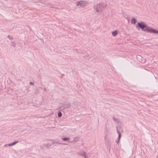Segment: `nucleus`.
Returning <instances> with one entry per match:
<instances>
[{
    "label": "nucleus",
    "instance_id": "1",
    "mask_svg": "<svg viewBox=\"0 0 158 158\" xmlns=\"http://www.w3.org/2000/svg\"><path fill=\"white\" fill-rule=\"evenodd\" d=\"M105 7V5L103 3L98 4L94 7L95 10L96 11L98 12L101 11L103 8Z\"/></svg>",
    "mask_w": 158,
    "mask_h": 158
},
{
    "label": "nucleus",
    "instance_id": "2",
    "mask_svg": "<svg viewBox=\"0 0 158 158\" xmlns=\"http://www.w3.org/2000/svg\"><path fill=\"white\" fill-rule=\"evenodd\" d=\"M143 31L149 33L158 34V31H156L149 27H146Z\"/></svg>",
    "mask_w": 158,
    "mask_h": 158
},
{
    "label": "nucleus",
    "instance_id": "3",
    "mask_svg": "<svg viewBox=\"0 0 158 158\" xmlns=\"http://www.w3.org/2000/svg\"><path fill=\"white\" fill-rule=\"evenodd\" d=\"M138 26L140 27L141 29H143L144 28L146 27V25L145 24L144 22H141L140 23H138Z\"/></svg>",
    "mask_w": 158,
    "mask_h": 158
},
{
    "label": "nucleus",
    "instance_id": "4",
    "mask_svg": "<svg viewBox=\"0 0 158 158\" xmlns=\"http://www.w3.org/2000/svg\"><path fill=\"white\" fill-rule=\"evenodd\" d=\"M86 3V1H81L77 3V6L84 7L85 6Z\"/></svg>",
    "mask_w": 158,
    "mask_h": 158
},
{
    "label": "nucleus",
    "instance_id": "5",
    "mask_svg": "<svg viewBox=\"0 0 158 158\" xmlns=\"http://www.w3.org/2000/svg\"><path fill=\"white\" fill-rule=\"evenodd\" d=\"M55 143H56V144H63V145H67V144L66 143H60L58 141H56L54 140H52V144L53 145Z\"/></svg>",
    "mask_w": 158,
    "mask_h": 158
},
{
    "label": "nucleus",
    "instance_id": "6",
    "mask_svg": "<svg viewBox=\"0 0 158 158\" xmlns=\"http://www.w3.org/2000/svg\"><path fill=\"white\" fill-rule=\"evenodd\" d=\"M117 132L118 135V136L117 139V140H118L117 141H116L118 143L120 138L121 137V133L120 131H118V129L117 130Z\"/></svg>",
    "mask_w": 158,
    "mask_h": 158
},
{
    "label": "nucleus",
    "instance_id": "7",
    "mask_svg": "<svg viewBox=\"0 0 158 158\" xmlns=\"http://www.w3.org/2000/svg\"><path fill=\"white\" fill-rule=\"evenodd\" d=\"M70 104L68 102H67L63 105L64 108H69L70 106Z\"/></svg>",
    "mask_w": 158,
    "mask_h": 158
},
{
    "label": "nucleus",
    "instance_id": "8",
    "mask_svg": "<svg viewBox=\"0 0 158 158\" xmlns=\"http://www.w3.org/2000/svg\"><path fill=\"white\" fill-rule=\"evenodd\" d=\"M131 22L132 24H135L136 22V20L135 18L131 19Z\"/></svg>",
    "mask_w": 158,
    "mask_h": 158
},
{
    "label": "nucleus",
    "instance_id": "9",
    "mask_svg": "<svg viewBox=\"0 0 158 158\" xmlns=\"http://www.w3.org/2000/svg\"><path fill=\"white\" fill-rule=\"evenodd\" d=\"M87 155L84 152H81L80 154V155L83 156L85 158H88L86 156Z\"/></svg>",
    "mask_w": 158,
    "mask_h": 158
},
{
    "label": "nucleus",
    "instance_id": "10",
    "mask_svg": "<svg viewBox=\"0 0 158 158\" xmlns=\"http://www.w3.org/2000/svg\"><path fill=\"white\" fill-rule=\"evenodd\" d=\"M19 142L18 141L14 142L13 143H9L8 146H11L15 145L16 143H18Z\"/></svg>",
    "mask_w": 158,
    "mask_h": 158
},
{
    "label": "nucleus",
    "instance_id": "11",
    "mask_svg": "<svg viewBox=\"0 0 158 158\" xmlns=\"http://www.w3.org/2000/svg\"><path fill=\"white\" fill-rule=\"evenodd\" d=\"M118 33V32L116 30H115L114 31H113L112 33V34L113 36H116Z\"/></svg>",
    "mask_w": 158,
    "mask_h": 158
},
{
    "label": "nucleus",
    "instance_id": "12",
    "mask_svg": "<svg viewBox=\"0 0 158 158\" xmlns=\"http://www.w3.org/2000/svg\"><path fill=\"white\" fill-rule=\"evenodd\" d=\"M63 140L64 141H69L70 138H63Z\"/></svg>",
    "mask_w": 158,
    "mask_h": 158
},
{
    "label": "nucleus",
    "instance_id": "13",
    "mask_svg": "<svg viewBox=\"0 0 158 158\" xmlns=\"http://www.w3.org/2000/svg\"><path fill=\"white\" fill-rule=\"evenodd\" d=\"M62 114L60 112H59L58 113V116L59 117H60L61 116Z\"/></svg>",
    "mask_w": 158,
    "mask_h": 158
},
{
    "label": "nucleus",
    "instance_id": "14",
    "mask_svg": "<svg viewBox=\"0 0 158 158\" xmlns=\"http://www.w3.org/2000/svg\"><path fill=\"white\" fill-rule=\"evenodd\" d=\"M113 120H114V121H116V122H117V121H118V119L117 118H114V117H113Z\"/></svg>",
    "mask_w": 158,
    "mask_h": 158
},
{
    "label": "nucleus",
    "instance_id": "15",
    "mask_svg": "<svg viewBox=\"0 0 158 158\" xmlns=\"http://www.w3.org/2000/svg\"><path fill=\"white\" fill-rule=\"evenodd\" d=\"M30 84L31 85H34V83L33 82H30Z\"/></svg>",
    "mask_w": 158,
    "mask_h": 158
},
{
    "label": "nucleus",
    "instance_id": "16",
    "mask_svg": "<svg viewBox=\"0 0 158 158\" xmlns=\"http://www.w3.org/2000/svg\"><path fill=\"white\" fill-rule=\"evenodd\" d=\"M8 144H9V143H8V144H6L5 145V146H8Z\"/></svg>",
    "mask_w": 158,
    "mask_h": 158
},
{
    "label": "nucleus",
    "instance_id": "17",
    "mask_svg": "<svg viewBox=\"0 0 158 158\" xmlns=\"http://www.w3.org/2000/svg\"><path fill=\"white\" fill-rule=\"evenodd\" d=\"M44 90H45V91H46V88H44Z\"/></svg>",
    "mask_w": 158,
    "mask_h": 158
}]
</instances>
